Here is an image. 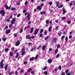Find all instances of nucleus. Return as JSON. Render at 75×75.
Instances as JSON below:
<instances>
[{
	"label": "nucleus",
	"mask_w": 75,
	"mask_h": 75,
	"mask_svg": "<svg viewBox=\"0 0 75 75\" xmlns=\"http://www.w3.org/2000/svg\"><path fill=\"white\" fill-rule=\"evenodd\" d=\"M38 55H37L35 57H32L30 58L29 60L30 61H33V60L37 59V58H38Z\"/></svg>",
	"instance_id": "nucleus-1"
},
{
	"label": "nucleus",
	"mask_w": 75,
	"mask_h": 75,
	"mask_svg": "<svg viewBox=\"0 0 75 75\" xmlns=\"http://www.w3.org/2000/svg\"><path fill=\"white\" fill-rule=\"evenodd\" d=\"M3 62H4V60L2 59L0 62V65L1 69H2V68H3V66H4V64H3Z\"/></svg>",
	"instance_id": "nucleus-2"
},
{
	"label": "nucleus",
	"mask_w": 75,
	"mask_h": 75,
	"mask_svg": "<svg viewBox=\"0 0 75 75\" xmlns=\"http://www.w3.org/2000/svg\"><path fill=\"white\" fill-rule=\"evenodd\" d=\"M16 18H15L13 19L11 22V24H12V25L13 24H14V23H15V22H16Z\"/></svg>",
	"instance_id": "nucleus-3"
},
{
	"label": "nucleus",
	"mask_w": 75,
	"mask_h": 75,
	"mask_svg": "<svg viewBox=\"0 0 75 75\" xmlns=\"http://www.w3.org/2000/svg\"><path fill=\"white\" fill-rule=\"evenodd\" d=\"M5 11L4 10H2L0 11V13L1 14H2V16H4L5 15V12H4Z\"/></svg>",
	"instance_id": "nucleus-4"
},
{
	"label": "nucleus",
	"mask_w": 75,
	"mask_h": 75,
	"mask_svg": "<svg viewBox=\"0 0 75 75\" xmlns=\"http://www.w3.org/2000/svg\"><path fill=\"white\" fill-rule=\"evenodd\" d=\"M39 31V30L38 29H36L35 30L34 33V34L35 35H37V34H38V31Z\"/></svg>",
	"instance_id": "nucleus-5"
},
{
	"label": "nucleus",
	"mask_w": 75,
	"mask_h": 75,
	"mask_svg": "<svg viewBox=\"0 0 75 75\" xmlns=\"http://www.w3.org/2000/svg\"><path fill=\"white\" fill-rule=\"evenodd\" d=\"M8 73L9 75H12V74H14V71H12L11 72L10 71V70H9V71H8Z\"/></svg>",
	"instance_id": "nucleus-6"
},
{
	"label": "nucleus",
	"mask_w": 75,
	"mask_h": 75,
	"mask_svg": "<svg viewBox=\"0 0 75 75\" xmlns=\"http://www.w3.org/2000/svg\"><path fill=\"white\" fill-rule=\"evenodd\" d=\"M20 42L19 41H18L15 44V45L16 46H18L20 45Z\"/></svg>",
	"instance_id": "nucleus-7"
},
{
	"label": "nucleus",
	"mask_w": 75,
	"mask_h": 75,
	"mask_svg": "<svg viewBox=\"0 0 75 75\" xmlns=\"http://www.w3.org/2000/svg\"><path fill=\"white\" fill-rule=\"evenodd\" d=\"M30 30H31V31H30V34H32V33H33V31H34V28L33 27L31 28H30Z\"/></svg>",
	"instance_id": "nucleus-8"
},
{
	"label": "nucleus",
	"mask_w": 75,
	"mask_h": 75,
	"mask_svg": "<svg viewBox=\"0 0 75 75\" xmlns=\"http://www.w3.org/2000/svg\"><path fill=\"white\" fill-rule=\"evenodd\" d=\"M10 33V30H6V34L7 35L8 34V33Z\"/></svg>",
	"instance_id": "nucleus-9"
},
{
	"label": "nucleus",
	"mask_w": 75,
	"mask_h": 75,
	"mask_svg": "<svg viewBox=\"0 0 75 75\" xmlns=\"http://www.w3.org/2000/svg\"><path fill=\"white\" fill-rule=\"evenodd\" d=\"M66 12H67V10H65V9H63V13H62V14H65V13Z\"/></svg>",
	"instance_id": "nucleus-10"
},
{
	"label": "nucleus",
	"mask_w": 75,
	"mask_h": 75,
	"mask_svg": "<svg viewBox=\"0 0 75 75\" xmlns=\"http://www.w3.org/2000/svg\"><path fill=\"white\" fill-rule=\"evenodd\" d=\"M52 26H50L49 28L48 31L49 32H51V29L52 28Z\"/></svg>",
	"instance_id": "nucleus-11"
},
{
	"label": "nucleus",
	"mask_w": 75,
	"mask_h": 75,
	"mask_svg": "<svg viewBox=\"0 0 75 75\" xmlns=\"http://www.w3.org/2000/svg\"><path fill=\"white\" fill-rule=\"evenodd\" d=\"M48 62L49 64H51L52 62V60L51 59H49L48 60Z\"/></svg>",
	"instance_id": "nucleus-12"
},
{
	"label": "nucleus",
	"mask_w": 75,
	"mask_h": 75,
	"mask_svg": "<svg viewBox=\"0 0 75 75\" xmlns=\"http://www.w3.org/2000/svg\"><path fill=\"white\" fill-rule=\"evenodd\" d=\"M40 14H41V15H42V14H45V11H42V12H40Z\"/></svg>",
	"instance_id": "nucleus-13"
},
{
	"label": "nucleus",
	"mask_w": 75,
	"mask_h": 75,
	"mask_svg": "<svg viewBox=\"0 0 75 75\" xmlns=\"http://www.w3.org/2000/svg\"><path fill=\"white\" fill-rule=\"evenodd\" d=\"M45 47H46L45 45H44L43 46V47H42V50L43 51H44L45 50Z\"/></svg>",
	"instance_id": "nucleus-14"
},
{
	"label": "nucleus",
	"mask_w": 75,
	"mask_h": 75,
	"mask_svg": "<svg viewBox=\"0 0 75 75\" xmlns=\"http://www.w3.org/2000/svg\"><path fill=\"white\" fill-rule=\"evenodd\" d=\"M22 50V51H23V52H25V47L24 46H23L21 49Z\"/></svg>",
	"instance_id": "nucleus-15"
},
{
	"label": "nucleus",
	"mask_w": 75,
	"mask_h": 75,
	"mask_svg": "<svg viewBox=\"0 0 75 75\" xmlns=\"http://www.w3.org/2000/svg\"><path fill=\"white\" fill-rule=\"evenodd\" d=\"M37 9H38L39 10H41V8L40 6H38L37 8Z\"/></svg>",
	"instance_id": "nucleus-16"
},
{
	"label": "nucleus",
	"mask_w": 75,
	"mask_h": 75,
	"mask_svg": "<svg viewBox=\"0 0 75 75\" xmlns=\"http://www.w3.org/2000/svg\"><path fill=\"white\" fill-rule=\"evenodd\" d=\"M25 52L22 51V55H25Z\"/></svg>",
	"instance_id": "nucleus-17"
},
{
	"label": "nucleus",
	"mask_w": 75,
	"mask_h": 75,
	"mask_svg": "<svg viewBox=\"0 0 75 75\" xmlns=\"http://www.w3.org/2000/svg\"><path fill=\"white\" fill-rule=\"evenodd\" d=\"M24 72V70L23 69H21L20 72V74H21L23 73V72Z\"/></svg>",
	"instance_id": "nucleus-18"
},
{
	"label": "nucleus",
	"mask_w": 75,
	"mask_h": 75,
	"mask_svg": "<svg viewBox=\"0 0 75 75\" xmlns=\"http://www.w3.org/2000/svg\"><path fill=\"white\" fill-rule=\"evenodd\" d=\"M30 25H28L27 27H25L24 28V30H25L26 29H27V28H30Z\"/></svg>",
	"instance_id": "nucleus-19"
},
{
	"label": "nucleus",
	"mask_w": 75,
	"mask_h": 75,
	"mask_svg": "<svg viewBox=\"0 0 75 75\" xmlns=\"http://www.w3.org/2000/svg\"><path fill=\"white\" fill-rule=\"evenodd\" d=\"M19 55V54H18V52H17L16 53V56L15 57L16 58H18V57Z\"/></svg>",
	"instance_id": "nucleus-20"
},
{
	"label": "nucleus",
	"mask_w": 75,
	"mask_h": 75,
	"mask_svg": "<svg viewBox=\"0 0 75 75\" xmlns=\"http://www.w3.org/2000/svg\"><path fill=\"white\" fill-rule=\"evenodd\" d=\"M5 7L6 9H8V6H7V5L6 4L5 6Z\"/></svg>",
	"instance_id": "nucleus-21"
},
{
	"label": "nucleus",
	"mask_w": 75,
	"mask_h": 75,
	"mask_svg": "<svg viewBox=\"0 0 75 75\" xmlns=\"http://www.w3.org/2000/svg\"><path fill=\"white\" fill-rule=\"evenodd\" d=\"M67 23L68 24H70L71 23V21H68L67 22Z\"/></svg>",
	"instance_id": "nucleus-22"
},
{
	"label": "nucleus",
	"mask_w": 75,
	"mask_h": 75,
	"mask_svg": "<svg viewBox=\"0 0 75 75\" xmlns=\"http://www.w3.org/2000/svg\"><path fill=\"white\" fill-rule=\"evenodd\" d=\"M13 52H11L10 53L9 55L10 56H13Z\"/></svg>",
	"instance_id": "nucleus-23"
},
{
	"label": "nucleus",
	"mask_w": 75,
	"mask_h": 75,
	"mask_svg": "<svg viewBox=\"0 0 75 75\" xmlns=\"http://www.w3.org/2000/svg\"><path fill=\"white\" fill-rule=\"evenodd\" d=\"M44 35H47V30H45V32L44 33Z\"/></svg>",
	"instance_id": "nucleus-24"
},
{
	"label": "nucleus",
	"mask_w": 75,
	"mask_h": 75,
	"mask_svg": "<svg viewBox=\"0 0 75 75\" xmlns=\"http://www.w3.org/2000/svg\"><path fill=\"white\" fill-rule=\"evenodd\" d=\"M43 74L45 75H47L48 74V72L47 71H45Z\"/></svg>",
	"instance_id": "nucleus-25"
},
{
	"label": "nucleus",
	"mask_w": 75,
	"mask_h": 75,
	"mask_svg": "<svg viewBox=\"0 0 75 75\" xmlns=\"http://www.w3.org/2000/svg\"><path fill=\"white\" fill-rule=\"evenodd\" d=\"M11 10L13 11V10H16L15 8H11Z\"/></svg>",
	"instance_id": "nucleus-26"
},
{
	"label": "nucleus",
	"mask_w": 75,
	"mask_h": 75,
	"mask_svg": "<svg viewBox=\"0 0 75 75\" xmlns=\"http://www.w3.org/2000/svg\"><path fill=\"white\" fill-rule=\"evenodd\" d=\"M8 67V65L7 64L5 67V69L6 71V70H7V69Z\"/></svg>",
	"instance_id": "nucleus-27"
},
{
	"label": "nucleus",
	"mask_w": 75,
	"mask_h": 75,
	"mask_svg": "<svg viewBox=\"0 0 75 75\" xmlns=\"http://www.w3.org/2000/svg\"><path fill=\"white\" fill-rule=\"evenodd\" d=\"M32 70V69L31 68H29L28 70V72H30V71H31Z\"/></svg>",
	"instance_id": "nucleus-28"
},
{
	"label": "nucleus",
	"mask_w": 75,
	"mask_h": 75,
	"mask_svg": "<svg viewBox=\"0 0 75 75\" xmlns=\"http://www.w3.org/2000/svg\"><path fill=\"white\" fill-rule=\"evenodd\" d=\"M43 31H44L43 29H41L40 32V33H41V34H42V33H43Z\"/></svg>",
	"instance_id": "nucleus-29"
},
{
	"label": "nucleus",
	"mask_w": 75,
	"mask_h": 75,
	"mask_svg": "<svg viewBox=\"0 0 75 75\" xmlns=\"http://www.w3.org/2000/svg\"><path fill=\"white\" fill-rule=\"evenodd\" d=\"M17 35V33L14 34V38H15V37H16Z\"/></svg>",
	"instance_id": "nucleus-30"
},
{
	"label": "nucleus",
	"mask_w": 75,
	"mask_h": 75,
	"mask_svg": "<svg viewBox=\"0 0 75 75\" xmlns=\"http://www.w3.org/2000/svg\"><path fill=\"white\" fill-rule=\"evenodd\" d=\"M62 19L63 20H65L66 19V18H65V17H63L62 18Z\"/></svg>",
	"instance_id": "nucleus-31"
},
{
	"label": "nucleus",
	"mask_w": 75,
	"mask_h": 75,
	"mask_svg": "<svg viewBox=\"0 0 75 75\" xmlns=\"http://www.w3.org/2000/svg\"><path fill=\"white\" fill-rule=\"evenodd\" d=\"M15 74L16 75H17L18 74V71H16L15 72Z\"/></svg>",
	"instance_id": "nucleus-32"
},
{
	"label": "nucleus",
	"mask_w": 75,
	"mask_h": 75,
	"mask_svg": "<svg viewBox=\"0 0 75 75\" xmlns=\"http://www.w3.org/2000/svg\"><path fill=\"white\" fill-rule=\"evenodd\" d=\"M45 23L46 24H48V23H49V20H47L45 21Z\"/></svg>",
	"instance_id": "nucleus-33"
},
{
	"label": "nucleus",
	"mask_w": 75,
	"mask_h": 75,
	"mask_svg": "<svg viewBox=\"0 0 75 75\" xmlns=\"http://www.w3.org/2000/svg\"><path fill=\"white\" fill-rule=\"evenodd\" d=\"M23 31V28H22L20 31V33H22Z\"/></svg>",
	"instance_id": "nucleus-34"
},
{
	"label": "nucleus",
	"mask_w": 75,
	"mask_h": 75,
	"mask_svg": "<svg viewBox=\"0 0 75 75\" xmlns=\"http://www.w3.org/2000/svg\"><path fill=\"white\" fill-rule=\"evenodd\" d=\"M30 36V35H28L27 36H26V38L27 39H28V37H29V36Z\"/></svg>",
	"instance_id": "nucleus-35"
},
{
	"label": "nucleus",
	"mask_w": 75,
	"mask_h": 75,
	"mask_svg": "<svg viewBox=\"0 0 75 75\" xmlns=\"http://www.w3.org/2000/svg\"><path fill=\"white\" fill-rule=\"evenodd\" d=\"M7 28H8V26H6L4 28V30H5V29H7Z\"/></svg>",
	"instance_id": "nucleus-36"
},
{
	"label": "nucleus",
	"mask_w": 75,
	"mask_h": 75,
	"mask_svg": "<svg viewBox=\"0 0 75 75\" xmlns=\"http://www.w3.org/2000/svg\"><path fill=\"white\" fill-rule=\"evenodd\" d=\"M48 38H49V37L48 36H47V37H46L45 38V40H48Z\"/></svg>",
	"instance_id": "nucleus-37"
},
{
	"label": "nucleus",
	"mask_w": 75,
	"mask_h": 75,
	"mask_svg": "<svg viewBox=\"0 0 75 75\" xmlns=\"http://www.w3.org/2000/svg\"><path fill=\"white\" fill-rule=\"evenodd\" d=\"M12 17H13V16L11 15L10 16H9V19H11L12 18Z\"/></svg>",
	"instance_id": "nucleus-38"
},
{
	"label": "nucleus",
	"mask_w": 75,
	"mask_h": 75,
	"mask_svg": "<svg viewBox=\"0 0 75 75\" xmlns=\"http://www.w3.org/2000/svg\"><path fill=\"white\" fill-rule=\"evenodd\" d=\"M63 7V5H61L60 6L58 7V8H61Z\"/></svg>",
	"instance_id": "nucleus-39"
},
{
	"label": "nucleus",
	"mask_w": 75,
	"mask_h": 75,
	"mask_svg": "<svg viewBox=\"0 0 75 75\" xmlns=\"http://www.w3.org/2000/svg\"><path fill=\"white\" fill-rule=\"evenodd\" d=\"M21 16V14H18V15L17 16V17H19L20 16Z\"/></svg>",
	"instance_id": "nucleus-40"
},
{
	"label": "nucleus",
	"mask_w": 75,
	"mask_h": 75,
	"mask_svg": "<svg viewBox=\"0 0 75 75\" xmlns=\"http://www.w3.org/2000/svg\"><path fill=\"white\" fill-rule=\"evenodd\" d=\"M8 48L6 49L5 50V52H7V51H8Z\"/></svg>",
	"instance_id": "nucleus-41"
},
{
	"label": "nucleus",
	"mask_w": 75,
	"mask_h": 75,
	"mask_svg": "<svg viewBox=\"0 0 75 75\" xmlns=\"http://www.w3.org/2000/svg\"><path fill=\"white\" fill-rule=\"evenodd\" d=\"M58 28V26H57L56 27V28L55 29V30H56V31H57Z\"/></svg>",
	"instance_id": "nucleus-42"
},
{
	"label": "nucleus",
	"mask_w": 75,
	"mask_h": 75,
	"mask_svg": "<svg viewBox=\"0 0 75 75\" xmlns=\"http://www.w3.org/2000/svg\"><path fill=\"white\" fill-rule=\"evenodd\" d=\"M64 38H65L64 36H62V40H64Z\"/></svg>",
	"instance_id": "nucleus-43"
},
{
	"label": "nucleus",
	"mask_w": 75,
	"mask_h": 75,
	"mask_svg": "<svg viewBox=\"0 0 75 75\" xmlns=\"http://www.w3.org/2000/svg\"><path fill=\"white\" fill-rule=\"evenodd\" d=\"M65 72H62L61 75H65Z\"/></svg>",
	"instance_id": "nucleus-44"
},
{
	"label": "nucleus",
	"mask_w": 75,
	"mask_h": 75,
	"mask_svg": "<svg viewBox=\"0 0 75 75\" xmlns=\"http://www.w3.org/2000/svg\"><path fill=\"white\" fill-rule=\"evenodd\" d=\"M44 4H43V3L42 4H41L40 7H42V6H44Z\"/></svg>",
	"instance_id": "nucleus-45"
},
{
	"label": "nucleus",
	"mask_w": 75,
	"mask_h": 75,
	"mask_svg": "<svg viewBox=\"0 0 75 75\" xmlns=\"http://www.w3.org/2000/svg\"><path fill=\"white\" fill-rule=\"evenodd\" d=\"M10 21V19H7L6 21H7V22H9Z\"/></svg>",
	"instance_id": "nucleus-46"
},
{
	"label": "nucleus",
	"mask_w": 75,
	"mask_h": 75,
	"mask_svg": "<svg viewBox=\"0 0 75 75\" xmlns=\"http://www.w3.org/2000/svg\"><path fill=\"white\" fill-rule=\"evenodd\" d=\"M30 13H28L27 15V18H28V17H30Z\"/></svg>",
	"instance_id": "nucleus-47"
},
{
	"label": "nucleus",
	"mask_w": 75,
	"mask_h": 75,
	"mask_svg": "<svg viewBox=\"0 0 75 75\" xmlns=\"http://www.w3.org/2000/svg\"><path fill=\"white\" fill-rule=\"evenodd\" d=\"M73 4L71 2H70L69 3V4L70 6H72Z\"/></svg>",
	"instance_id": "nucleus-48"
},
{
	"label": "nucleus",
	"mask_w": 75,
	"mask_h": 75,
	"mask_svg": "<svg viewBox=\"0 0 75 75\" xmlns=\"http://www.w3.org/2000/svg\"><path fill=\"white\" fill-rule=\"evenodd\" d=\"M49 51L50 52L51 51H52V48H50L49 49Z\"/></svg>",
	"instance_id": "nucleus-49"
},
{
	"label": "nucleus",
	"mask_w": 75,
	"mask_h": 75,
	"mask_svg": "<svg viewBox=\"0 0 75 75\" xmlns=\"http://www.w3.org/2000/svg\"><path fill=\"white\" fill-rule=\"evenodd\" d=\"M46 69H47V67H45L43 68V70H46Z\"/></svg>",
	"instance_id": "nucleus-50"
},
{
	"label": "nucleus",
	"mask_w": 75,
	"mask_h": 75,
	"mask_svg": "<svg viewBox=\"0 0 75 75\" xmlns=\"http://www.w3.org/2000/svg\"><path fill=\"white\" fill-rule=\"evenodd\" d=\"M58 20H56L55 21V22H56V23H58Z\"/></svg>",
	"instance_id": "nucleus-51"
},
{
	"label": "nucleus",
	"mask_w": 75,
	"mask_h": 75,
	"mask_svg": "<svg viewBox=\"0 0 75 75\" xmlns=\"http://www.w3.org/2000/svg\"><path fill=\"white\" fill-rule=\"evenodd\" d=\"M57 48H58L60 47V45H58L57 46Z\"/></svg>",
	"instance_id": "nucleus-52"
},
{
	"label": "nucleus",
	"mask_w": 75,
	"mask_h": 75,
	"mask_svg": "<svg viewBox=\"0 0 75 75\" xmlns=\"http://www.w3.org/2000/svg\"><path fill=\"white\" fill-rule=\"evenodd\" d=\"M31 74H34V72L33 71H31Z\"/></svg>",
	"instance_id": "nucleus-53"
},
{
	"label": "nucleus",
	"mask_w": 75,
	"mask_h": 75,
	"mask_svg": "<svg viewBox=\"0 0 75 75\" xmlns=\"http://www.w3.org/2000/svg\"><path fill=\"white\" fill-rule=\"evenodd\" d=\"M42 33H41L39 35V37H42Z\"/></svg>",
	"instance_id": "nucleus-54"
},
{
	"label": "nucleus",
	"mask_w": 75,
	"mask_h": 75,
	"mask_svg": "<svg viewBox=\"0 0 75 75\" xmlns=\"http://www.w3.org/2000/svg\"><path fill=\"white\" fill-rule=\"evenodd\" d=\"M61 66H59V68H58V69L59 70H61Z\"/></svg>",
	"instance_id": "nucleus-55"
},
{
	"label": "nucleus",
	"mask_w": 75,
	"mask_h": 75,
	"mask_svg": "<svg viewBox=\"0 0 75 75\" xmlns=\"http://www.w3.org/2000/svg\"><path fill=\"white\" fill-rule=\"evenodd\" d=\"M58 35H59V36H60L61 35V33L60 32L58 34Z\"/></svg>",
	"instance_id": "nucleus-56"
},
{
	"label": "nucleus",
	"mask_w": 75,
	"mask_h": 75,
	"mask_svg": "<svg viewBox=\"0 0 75 75\" xmlns=\"http://www.w3.org/2000/svg\"><path fill=\"white\" fill-rule=\"evenodd\" d=\"M49 10L50 13H52V11H53L52 9H50Z\"/></svg>",
	"instance_id": "nucleus-57"
},
{
	"label": "nucleus",
	"mask_w": 75,
	"mask_h": 75,
	"mask_svg": "<svg viewBox=\"0 0 75 75\" xmlns=\"http://www.w3.org/2000/svg\"><path fill=\"white\" fill-rule=\"evenodd\" d=\"M58 52V50H56L55 51V54H57Z\"/></svg>",
	"instance_id": "nucleus-58"
},
{
	"label": "nucleus",
	"mask_w": 75,
	"mask_h": 75,
	"mask_svg": "<svg viewBox=\"0 0 75 75\" xmlns=\"http://www.w3.org/2000/svg\"><path fill=\"white\" fill-rule=\"evenodd\" d=\"M28 4V2H25V5H27V4Z\"/></svg>",
	"instance_id": "nucleus-59"
},
{
	"label": "nucleus",
	"mask_w": 75,
	"mask_h": 75,
	"mask_svg": "<svg viewBox=\"0 0 75 75\" xmlns=\"http://www.w3.org/2000/svg\"><path fill=\"white\" fill-rule=\"evenodd\" d=\"M12 25H13L12 24H11V25H9V27L10 28H11V27H12Z\"/></svg>",
	"instance_id": "nucleus-60"
},
{
	"label": "nucleus",
	"mask_w": 75,
	"mask_h": 75,
	"mask_svg": "<svg viewBox=\"0 0 75 75\" xmlns=\"http://www.w3.org/2000/svg\"><path fill=\"white\" fill-rule=\"evenodd\" d=\"M68 41V37H66V41Z\"/></svg>",
	"instance_id": "nucleus-61"
},
{
	"label": "nucleus",
	"mask_w": 75,
	"mask_h": 75,
	"mask_svg": "<svg viewBox=\"0 0 75 75\" xmlns=\"http://www.w3.org/2000/svg\"><path fill=\"white\" fill-rule=\"evenodd\" d=\"M59 57V54H57V55L56 56V57L58 58V57Z\"/></svg>",
	"instance_id": "nucleus-62"
},
{
	"label": "nucleus",
	"mask_w": 75,
	"mask_h": 75,
	"mask_svg": "<svg viewBox=\"0 0 75 75\" xmlns=\"http://www.w3.org/2000/svg\"><path fill=\"white\" fill-rule=\"evenodd\" d=\"M68 69H67L65 71V73H67V72H68Z\"/></svg>",
	"instance_id": "nucleus-63"
},
{
	"label": "nucleus",
	"mask_w": 75,
	"mask_h": 75,
	"mask_svg": "<svg viewBox=\"0 0 75 75\" xmlns=\"http://www.w3.org/2000/svg\"><path fill=\"white\" fill-rule=\"evenodd\" d=\"M70 75V73H68L66 74V75Z\"/></svg>",
	"instance_id": "nucleus-64"
}]
</instances>
